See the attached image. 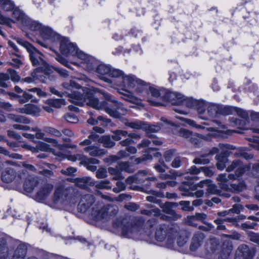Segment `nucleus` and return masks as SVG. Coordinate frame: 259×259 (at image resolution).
<instances>
[{
	"mask_svg": "<svg viewBox=\"0 0 259 259\" xmlns=\"http://www.w3.org/2000/svg\"><path fill=\"white\" fill-rule=\"evenodd\" d=\"M62 86L64 88L71 91V93L65 92L64 94L67 95L71 102L76 105L83 106L87 104L96 109L104 110L111 116L117 118L127 112L122 104L112 100L111 96L106 93L102 94L107 101L101 102L94 97L89 89L80 88L74 81L70 80V83L64 82Z\"/></svg>",
	"mask_w": 259,
	"mask_h": 259,
	"instance_id": "obj_1",
	"label": "nucleus"
},
{
	"mask_svg": "<svg viewBox=\"0 0 259 259\" xmlns=\"http://www.w3.org/2000/svg\"><path fill=\"white\" fill-rule=\"evenodd\" d=\"M52 201L57 206H72L77 202V194L72 187L60 184L55 189Z\"/></svg>",
	"mask_w": 259,
	"mask_h": 259,
	"instance_id": "obj_2",
	"label": "nucleus"
},
{
	"mask_svg": "<svg viewBox=\"0 0 259 259\" xmlns=\"http://www.w3.org/2000/svg\"><path fill=\"white\" fill-rule=\"evenodd\" d=\"M147 89V94L145 92L139 93L142 99H139L134 96L131 92L126 90H122L124 92H119L123 95V98L131 103L137 105H141L142 100H147L151 105L155 106L162 105L160 101H163V95L160 93L156 89L150 87L149 84Z\"/></svg>",
	"mask_w": 259,
	"mask_h": 259,
	"instance_id": "obj_3",
	"label": "nucleus"
},
{
	"mask_svg": "<svg viewBox=\"0 0 259 259\" xmlns=\"http://www.w3.org/2000/svg\"><path fill=\"white\" fill-rule=\"evenodd\" d=\"M15 39L18 44L26 48L29 52L30 58L33 65L44 66V70L47 73L48 72L49 65L44 60L43 55L39 52L34 48L30 43L21 38L17 37Z\"/></svg>",
	"mask_w": 259,
	"mask_h": 259,
	"instance_id": "obj_4",
	"label": "nucleus"
},
{
	"mask_svg": "<svg viewBox=\"0 0 259 259\" xmlns=\"http://www.w3.org/2000/svg\"><path fill=\"white\" fill-rule=\"evenodd\" d=\"M118 87L134 89L135 92L139 94L145 92L147 94L148 88V85L144 81L137 78L133 75H125V74L120 82V85Z\"/></svg>",
	"mask_w": 259,
	"mask_h": 259,
	"instance_id": "obj_5",
	"label": "nucleus"
},
{
	"mask_svg": "<svg viewBox=\"0 0 259 259\" xmlns=\"http://www.w3.org/2000/svg\"><path fill=\"white\" fill-rule=\"evenodd\" d=\"M235 179V176L230 174L228 176L226 174H222L218 176L217 178L219 182L220 187L223 190L233 192H239L242 191L245 188V185L243 182L236 184H230L228 180Z\"/></svg>",
	"mask_w": 259,
	"mask_h": 259,
	"instance_id": "obj_6",
	"label": "nucleus"
},
{
	"mask_svg": "<svg viewBox=\"0 0 259 259\" xmlns=\"http://www.w3.org/2000/svg\"><path fill=\"white\" fill-rule=\"evenodd\" d=\"M118 211V207L114 205L100 206L96 205L93 208L92 215L97 220H107L115 215Z\"/></svg>",
	"mask_w": 259,
	"mask_h": 259,
	"instance_id": "obj_7",
	"label": "nucleus"
},
{
	"mask_svg": "<svg viewBox=\"0 0 259 259\" xmlns=\"http://www.w3.org/2000/svg\"><path fill=\"white\" fill-rule=\"evenodd\" d=\"M176 118L179 119L180 120L184 121L186 123L191 125V126L195 127L198 129H206L207 131L213 132V133L211 134V136H217L220 134L224 132L225 130L226 129V127L225 124H223L221 122L218 120H213L212 122L215 124L214 126L208 128H205L202 125L197 124L195 122L192 120L184 118L180 116H176Z\"/></svg>",
	"mask_w": 259,
	"mask_h": 259,
	"instance_id": "obj_8",
	"label": "nucleus"
},
{
	"mask_svg": "<svg viewBox=\"0 0 259 259\" xmlns=\"http://www.w3.org/2000/svg\"><path fill=\"white\" fill-rule=\"evenodd\" d=\"M177 237V243L179 246L182 247L187 242L189 235L185 231L178 232L174 230L169 233L167 238V246L168 248L172 247L174 244V239Z\"/></svg>",
	"mask_w": 259,
	"mask_h": 259,
	"instance_id": "obj_9",
	"label": "nucleus"
},
{
	"mask_svg": "<svg viewBox=\"0 0 259 259\" xmlns=\"http://www.w3.org/2000/svg\"><path fill=\"white\" fill-rule=\"evenodd\" d=\"M1 179L3 182L6 183L13 182L16 185L22 183V180L19 175H17L16 171L11 168H6L1 174Z\"/></svg>",
	"mask_w": 259,
	"mask_h": 259,
	"instance_id": "obj_10",
	"label": "nucleus"
},
{
	"mask_svg": "<svg viewBox=\"0 0 259 259\" xmlns=\"http://www.w3.org/2000/svg\"><path fill=\"white\" fill-rule=\"evenodd\" d=\"M122 234L127 238H133L135 237L139 231V227L132 222L124 220L121 225Z\"/></svg>",
	"mask_w": 259,
	"mask_h": 259,
	"instance_id": "obj_11",
	"label": "nucleus"
},
{
	"mask_svg": "<svg viewBox=\"0 0 259 259\" xmlns=\"http://www.w3.org/2000/svg\"><path fill=\"white\" fill-rule=\"evenodd\" d=\"M174 206H176L175 203L169 202L160 204V207L162 209L163 211L169 215V216L162 215L161 218L163 220L175 221L181 218V215L177 214L172 209Z\"/></svg>",
	"mask_w": 259,
	"mask_h": 259,
	"instance_id": "obj_12",
	"label": "nucleus"
},
{
	"mask_svg": "<svg viewBox=\"0 0 259 259\" xmlns=\"http://www.w3.org/2000/svg\"><path fill=\"white\" fill-rule=\"evenodd\" d=\"M221 245L218 239L212 238L208 239L204 246L205 253L206 255L213 256L219 253V250Z\"/></svg>",
	"mask_w": 259,
	"mask_h": 259,
	"instance_id": "obj_13",
	"label": "nucleus"
},
{
	"mask_svg": "<svg viewBox=\"0 0 259 259\" xmlns=\"http://www.w3.org/2000/svg\"><path fill=\"white\" fill-rule=\"evenodd\" d=\"M54 186L52 184L46 183L41 185L37 191L34 199L38 202L45 200L52 193Z\"/></svg>",
	"mask_w": 259,
	"mask_h": 259,
	"instance_id": "obj_14",
	"label": "nucleus"
},
{
	"mask_svg": "<svg viewBox=\"0 0 259 259\" xmlns=\"http://www.w3.org/2000/svg\"><path fill=\"white\" fill-rule=\"evenodd\" d=\"M255 250L247 245H240L236 251V259H253L255 255Z\"/></svg>",
	"mask_w": 259,
	"mask_h": 259,
	"instance_id": "obj_15",
	"label": "nucleus"
},
{
	"mask_svg": "<svg viewBox=\"0 0 259 259\" xmlns=\"http://www.w3.org/2000/svg\"><path fill=\"white\" fill-rule=\"evenodd\" d=\"M60 51L65 56H74L77 53V48L74 44L70 42L67 39L63 38L60 43Z\"/></svg>",
	"mask_w": 259,
	"mask_h": 259,
	"instance_id": "obj_16",
	"label": "nucleus"
},
{
	"mask_svg": "<svg viewBox=\"0 0 259 259\" xmlns=\"http://www.w3.org/2000/svg\"><path fill=\"white\" fill-rule=\"evenodd\" d=\"M202 113H198L200 118L203 119H208L210 118L216 117L218 115V106L214 104L206 105L205 103Z\"/></svg>",
	"mask_w": 259,
	"mask_h": 259,
	"instance_id": "obj_17",
	"label": "nucleus"
},
{
	"mask_svg": "<svg viewBox=\"0 0 259 259\" xmlns=\"http://www.w3.org/2000/svg\"><path fill=\"white\" fill-rule=\"evenodd\" d=\"M44 140L48 143L52 144L53 146L57 147L59 150H53L52 153L56 156L59 160L65 157L64 148H67L66 144H59L58 141L53 138H44Z\"/></svg>",
	"mask_w": 259,
	"mask_h": 259,
	"instance_id": "obj_18",
	"label": "nucleus"
},
{
	"mask_svg": "<svg viewBox=\"0 0 259 259\" xmlns=\"http://www.w3.org/2000/svg\"><path fill=\"white\" fill-rule=\"evenodd\" d=\"M184 96L176 92H166L163 95V101L170 103L173 105H181Z\"/></svg>",
	"mask_w": 259,
	"mask_h": 259,
	"instance_id": "obj_19",
	"label": "nucleus"
},
{
	"mask_svg": "<svg viewBox=\"0 0 259 259\" xmlns=\"http://www.w3.org/2000/svg\"><path fill=\"white\" fill-rule=\"evenodd\" d=\"M94 201V198L92 195L88 194L82 196L78 205V210L82 213L86 212Z\"/></svg>",
	"mask_w": 259,
	"mask_h": 259,
	"instance_id": "obj_20",
	"label": "nucleus"
},
{
	"mask_svg": "<svg viewBox=\"0 0 259 259\" xmlns=\"http://www.w3.org/2000/svg\"><path fill=\"white\" fill-rule=\"evenodd\" d=\"M124 75V73L122 70L111 68L109 74V76L111 77V79H109V81H107V83L111 84L112 87H118L120 85V82Z\"/></svg>",
	"mask_w": 259,
	"mask_h": 259,
	"instance_id": "obj_21",
	"label": "nucleus"
},
{
	"mask_svg": "<svg viewBox=\"0 0 259 259\" xmlns=\"http://www.w3.org/2000/svg\"><path fill=\"white\" fill-rule=\"evenodd\" d=\"M181 105H185L189 108H195L198 113H202L203 110L201 108H204L205 103L203 101H197L190 98H185L184 97Z\"/></svg>",
	"mask_w": 259,
	"mask_h": 259,
	"instance_id": "obj_22",
	"label": "nucleus"
},
{
	"mask_svg": "<svg viewBox=\"0 0 259 259\" xmlns=\"http://www.w3.org/2000/svg\"><path fill=\"white\" fill-rule=\"evenodd\" d=\"M233 249V246L229 241H225L221 245L219 253L215 257L218 259H228Z\"/></svg>",
	"mask_w": 259,
	"mask_h": 259,
	"instance_id": "obj_23",
	"label": "nucleus"
},
{
	"mask_svg": "<svg viewBox=\"0 0 259 259\" xmlns=\"http://www.w3.org/2000/svg\"><path fill=\"white\" fill-rule=\"evenodd\" d=\"M75 56H77L78 58L82 60L87 64V68L89 71H90L93 70L96 65V61L94 58L89 56L82 51H78V49L77 53Z\"/></svg>",
	"mask_w": 259,
	"mask_h": 259,
	"instance_id": "obj_24",
	"label": "nucleus"
},
{
	"mask_svg": "<svg viewBox=\"0 0 259 259\" xmlns=\"http://www.w3.org/2000/svg\"><path fill=\"white\" fill-rule=\"evenodd\" d=\"M204 235L200 232L196 233L193 236L190 249L192 251H196L202 245L204 239Z\"/></svg>",
	"mask_w": 259,
	"mask_h": 259,
	"instance_id": "obj_25",
	"label": "nucleus"
},
{
	"mask_svg": "<svg viewBox=\"0 0 259 259\" xmlns=\"http://www.w3.org/2000/svg\"><path fill=\"white\" fill-rule=\"evenodd\" d=\"M111 69V68L109 66L105 64H100L97 67L96 72L100 79L107 82V81H109V78L106 75H109Z\"/></svg>",
	"mask_w": 259,
	"mask_h": 259,
	"instance_id": "obj_26",
	"label": "nucleus"
},
{
	"mask_svg": "<svg viewBox=\"0 0 259 259\" xmlns=\"http://www.w3.org/2000/svg\"><path fill=\"white\" fill-rule=\"evenodd\" d=\"M246 168L247 167L240 160H237L234 161L231 165L228 166L226 170L227 171H231L236 169V176L239 177L244 172Z\"/></svg>",
	"mask_w": 259,
	"mask_h": 259,
	"instance_id": "obj_27",
	"label": "nucleus"
},
{
	"mask_svg": "<svg viewBox=\"0 0 259 259\" xmlns=\"http://www.w3.org/2000/svg\"><path fill=\"white\" fill-rule=\"evenodd\" d=\"M43 68H44V66H40L39 68H36L34 71L32 73L31 75L35 80H38L40 82H45L47 79V76L51 71V67L49 66V70L47 73L44 70Z\"/></svg>",
	"mask_w": 259,
	"mask_h": 259,
	"instance_id": "obj_28",
	"label": "nucleus"
},
{
	"mask_svg": "<svg viewBox=\"0 0 259 259\" xmlns=\"http://www.w3.org/2000/svg\"><path fill=\"white\" fill-rule=\"evenodd\" d=\"M83 150L90 156L93 157H98L104 155L107 152L106 150L100 149L98 146L95 145L87 146L83 149Z\"/></svg>",
	"mask_w": 259,
	"mask_h": 259,
	"instance_id": "obj_29",
	"label": "nucleus"
},
{
	"mask_svg": "<svg viewBox=\"0 0 259 259\" xmlns=\"http://www.w3.org/2000/svg\"><path fill=\"white\" fill-rule=\"evenodd\" d=\"M173 231L174 230H169L167 231L165 226L160 227L155 232V238L157 241L160 242L165 241V244L167 245V236L169 232Z\"/></svg>",
	"mask_w": 259,
	"mask_h": 259,
	"instance_id": "obj_30",
	"label": "nucleus"
},
{
	"mask_svg": "<svg viewBox=\"0 0 259 259\" xmlns=\"http://www.w3.org/2000/svg\"><path fill=\"white\" fill-rule=\"evenodd\" d=\"M26 245L22 243L18 246L14 252L12 259H24L27 254Z\"/></svg>",
	"mask_w": 259,
	"mask_h": 259,
	"instance_id": "obj_31",
	"label": "nucleus"
},
{
	"mask_svg": "<svg viewBox=\"0 0 259 259\" xmlns=\"http://www.w3.org/2000/svg\"><path fill=\"white\" fill-rule=\"evenodd\" d=\"M147 174L146 170H141L139 171L135 175L131 176L128 177L126 180V183L128 184H131L133 183H141L144 182V180L140 178L141 176H146Z\"/></svg>",
	"mask_w": 259,
	"mask_h": 259,
	"instance_id": "obj_32",
	"label": "nucleus"
},
{
	"mask_svg": "<svg viewBox=\"0 0 259 259\" xmlns=\"http://www.w3.org/2000/svg\"><path fill=\"white\" fill-rule=\"evenodd\" d=\"M179 134L180 136L186 139H190V141L192 144L199 146L198 141L195 138L196 135L193 134L190 131L184 128H181L180 130Z\"/></svg>",
	"mask_w": 259,
	"mask_h": 259,
	"instance_id": "obj_33",
	"label": "nucleus"
},
{
	"mask_svg": "<svg viewBox=\"0 0 259 259\" xmlns=\"http://www.w3.org/2000/svg\"><path fill=\"white\" fill-rule=\"evenodd\" d=\"M8 118L13 121L22 124H29L31 120L28 117L24 116L17 115L15 114H10L8 116Z\"/></svg>",
	"mask_w": 259,
	"mask_h": 259,
	"instance_id": "obj_34",
	"label": "nucleus"
},
{
	"mask_svg": "<svg viewBox=\"0 0 259 259\" xmlns=\"http://www.w3.org/2000/svg\"><path fill=\"white\" fill-rule=\"evenodd\" d=\"M38 182L34 179H29L25 181L24 184V188L26 192L31 193L38 185Z\"/></svg>",
	"mask_w": 259,
	"mask_h": 259,
	"instance_id": "obj_35",
	"label": "nucleus"
},
{
	"mask_svg": "<svg viewBox=\"0 0 259 259\" xmlns=\"http://www.w3.org/2000/svg\"><path fill=\"white\" fill-rule=\"evenodd\" d=\"M117 167L121 171L132 173L135 171V168L134 165L128 162H120L118 163Z\"/></svg>",
	"mask_w": 259,
	"mask_h": 259,
	"instance_id": "obj_36",
	"label": "nucleus"
},
{
	"mask_svg": "<svg viewBox=\"0 0 259 259\" xmlns=\"http://www.w3.org/2000/svg\"><path fill=\"white\" fill-rule=\"evenodd\" d=\"M124 124L135 130L147 129V125L141 121H127L125 122Z\"/></svg>",
	"mask_w": 259,
	"mask_h": 259,
	"instance_id": "obj_37",
	"label": "nucleus"
},
{
	"mask_svg": "<svg viewBox=\"0 0 259 259\" xmlns=\"http://www.w3.org/2000/svg\"><path fill=\"white\" fill-rule=\"evenodd\" d=\"M9 95L12 97L18 98V101L21 104H24L27 102L33 97V96L27 91L24 92L22 96H17L16 94L12 93H9Z\"/></svg>",
	"mask_w": 259,
	"mask_h": 259,
	"instance_id": "obj_38",
	"label": "nucleus"
},
{
	"mask_svg": "<svg viewBox=\"0 0 259 259\" xmlns=\"http://www.w3.org/2000/svg\"><path fill=\"white\" fill-rule=\"evenodd\" d=\"M99 121L102 122L101 124L103 126H107L111 122L110 120L105 118L103 116H99L97 119L90 117L88 120V123L92 125H95L97 124Z\"/></svg>",
	"mask_w": 259,
	"mask_h": 259,
	"instance_id": "obj_39",
	"label": "nucleus"
},
{
	"mask_svg": "<svg viewBox=\"0 0 259 259\" xmlns=\"http://www.w3.org/2000/svg\"><path fill=\"white\" fill-rule=\"evenodd\" d=\"M98 141L106 148H112L115 145V142L111 140L109 136H102L98 139Z\"/></svg>",
	"mask_w": 259,
	"mask_h": 259,
	"instance_id": "obj_40",
	"label": "nucleus"
},
{
	"mask_svg": "<svg viewBox=\"0 0 259 259\" xmlns=\"http://www.w3.org/2000/svg\"><path fill=\"white\" fill-rule=\"evenodd\" d=\"M24 25L27 26L32 31H39V32L43 27L41 24L36 21H31L29 18L27 19V23Z\"/></svg>",
	"mask_w": 259,
	"mask_h": 259,
	"instance_id": "obj_41",
	"label": "nucleus"
},
{
	"mask_svg": "<svg viewBox=\"0 0 259 259\" xmlns=\"http://www.w3.org/2000/svg\"><path fill=\"white\" fill-rule=\"evenodd\" d=\"M27 110V115L33 116H37L40 112V108L34 104H26Z\"/></svg>",
	"mask_w": 259,
	"mask_h": 259,
	"instance_id": "obj_42",
	"label": "nucleus"
},
{
	"mask_svg": "<svg viewBox=\"0 0 259 259\" xmlns=\"http://www.w3.org/2000/svg\"><path fill=\"white\" fill-rule=\"evenodd\" d=\"M15 5L11 0L0 1V8L4 11H9L14 9Z\"/></svg>",
	"mask_w": 259,
	"mask_h": 259,
	"instance_id": "obj_43",
	"label": "nucleus"
},
{
	"mask_svg": "<svg viewBox=\"0 0 259 259\" xmlns=\"http://www.w3.org/2000/svg\"><path fill=\"white\" fill-rule=\"evenodd\" d=\"M42 165H45L49 167L50 168H52L51 166H54L53 165H50L48 163H39L37 165V166L39 167L40 168H41V170H39L38 171V172L41 175H42L47 177H50L53 175V172L52 170H49V169H42L44 168V166Z\"/></svg>",
	"mask_w": 259,
	"mask_h": 259,
	"instance_id": "obj_44",
	"label": "nucleus"
},
{
	"mask_svg": "<svg viewBox=\"0 0 259 259\" xmlns=\"http://www.w3.org/2000/svg\"><path fill=\"white\" fill-rule=\"evenodd\" d=\"M46 103L51 107L59 108L62 105L65 104V101L63 99H51L47 100Z\"/></svg>",
	"mask_w": 259,
	"mask_h": 259,
	"instance_id": "obj_45",
	"label": "nucleus"
},
{
	"mask_svg": "<svg viewBox=\"0 0 259 259\" xmlns=\"http://www.w3.org/2000/svg\"><path fill=\"white\" fill-rule=\"evenodd\" d=\"M108 172L113 176V179L118 180L123 179V177L122 176L121 171L119 169L117 166L116 168L110 167L108 168Z\"/></svg>",
	"mask_w": 259,
	"mask_h": 259,
	"instance_id": "obj_46",
	"label": "nucleus"
},
{
	"mask_svg": "<svg viewBox=\"0 0 259 259\" xmlns=\"http://www.w3.org/2000/svg\"><path fill=\"white\" fill-rule=\"evenodd\" d=\"M67 158L69 160L71 161H76L77 160L80 161V163L82 164H84V161H85V159L86 156L82 154H76L75 155H68L67 156L65 154L64 158ZM64 159V158H63Z\"/></svg>",
	"mask_w": 259,
	"mask_h": 259,
	"instance_id": "obj_47",
	"label": "nucleus"
},
{
	"mask_svg": "<svg viewBox=\"0 0 259 259\" xmlns=\"http://www.w3.org/2000/svg\"><path fill=\"white\" fill-rule=\"evenodd\" d=\"M216 158L218 160L217 167L220 170H223L226 167V164L228 162V159L225 156L217 155Z\"/></svg>",
	"mask_w": 259,
	"mask_h": 259,
	"instance_id": "obj_48",
	"label": "nucleus"
},
{
	"mask_svg": "<svg viewBox=\"0 0 259 259\" xmlns=\"http://www.w3.org/2000/svg\"><path fill=\"white\" fill-rule=\"evenodd\" d=\"M112 133V138L115 141H119L123 137L125 138L128 135L126 131L123 130H116Z\"/></svg>",
	"mask_w": 259,
	"mask_h": 259,
	"instance_id": "obj_49",
	"label": "nucleus"
},
{
	"mask_svg": "<svg viewBox=\"0 0 259 259\" xmlns=\"http://www.w3.org/2000/svg\"><path fill=\"white\" fill-rule=\"evenodd\" d=\"M208 154H203L196 157L193 161V162L196 164H208L210 160L207 157Z\"/></svg>",
	"mask_w": 259,
	"mask_h": 259,
	"instance_id": "obj_50",
	"label": "nucleus"
},
{
	"mask_svg": "<svg viewBox=\"0 0 259 259\" xmlns=\"http://www.w3.org/2000/svg\"><path fill=\"white\" fill-rule=\"evenodd\" d=\"M36 151L35 153L38 152L39 151H51L52 152V149L50 148V146L46 144L45 142L39 141L37 142V145L35 147Z\"/></svg>",
	"mask_w": 259,
	"mask_h": 259,
	"instance_id": "obj_51",
	"label": "nucleus"
},
{
	"mask_svg": "<svg viewBox=\"0 0 259 259\" xmlns=\"http://www.w3.org/2000/svg\"><path fill=\"white\" fill-rule=\"evenodd\" d=\"M40 33L45 39H48L53 36L54 32L51 28L43 26Z\"/></svg>",
	"mask_w": 259,
	"mask_h": 259,
	"instance_id": "obj_52",
	"label": "nucleus"
},
{
	"mask_svg": "<svg viewBox=\"0 0 259 259\" xmlns=\"http://www.w3.org/2000/svg\"><path fill=\"white\" fill-rule=\"evenodd\" d=\"M189 185L186 184H183L180 187L179 189L183 192L182 195L184 196L193 197V192L190 191Z\"/></svg>",
	"mask_w": 259,
	"mask_h": 259,
	"instance_id": "obj_53",
	"label": "nucleus"
},
{
	"mask_svg": "<svg viewBox=\"0 0 259 259\" xmlns=\"http://www.w3.org/2000/svg\"><path fill=\"white\" fill-rule=\"evenodd\" d=\"M10 75L7 73H0V86L3 88L8 87L9 80H10Z\"/></svg>",
	"mask_w": 259,
	"mask_h": 259,
	"instance_id": "obj_54",
	"label": "nucleus"
},
{
	"mask_svg": "<svg viewBox=\"0 0 259 259\" xmlns=\"http://www.w3.org/2000/svg\"><path fill=\"white\" fill-rule=\"evenodd\" d=\"M44 131L47 134L56 136L61 137L62 133L59 130L51 126H45L44 128Z\"/></svg>",
	"mask_w": 259,
	"mask_h": 259,
	"instance_id": "obj_55",
	"label": "nucleus"
},
{
	"mask_svg": "<svg viewBox=\"0 0 259 259\" xmlns=\"http://www.w3.org/2000/svg\"><path fill=\"white\" fill-rule=\"evenodd\" d=\"M98 138V136L96 134L92 133L89 136V138L88 139H85L84 141L81 142L79 143V145L80 146H91L90 145L92 143V140L93 141L96 140Z\"/></svg>",
	"mask_w": 259,
	"mask_h": 259,
	"instance_id": "obj_56",
	"label": "nucleus"
},
{
	"mask_svg": "<svg viewBox=\"0 0 259 259\" xmlns=\"http://www.w3.org/2000/svg\"><path fill=\"white\" fill-rule=\"evenodd\" d=\"M110 181L108 180L101 181L96 183L95 187L101 189H111V187L109 185Z\"/></svg>",
	"mask_w": 259,
	"mask_h": 259,
	"instance_id": "obj_57",
	"label": "nucleus"
},
{
	"mask_svg": "<svg viewBox=\"0 0 259 259\" xmlns=\"http://www.w3.org/2000/svg\"><path fill=\"white\" fill-rule=\"evenodd\" d=\"M181 175V174H178V172L170 170L169 171V174H161L159 177L162 180H166L169 179H175L177 177L180 176Z\"/></svg>",
	"mask_w": 259,
	"mask_h": 259,
	"instance_id": "obj_58",
	"label": "nucleus"
},
{
	"mask_svg": "<svg viewBox=\"0 0 259 259\" xmlns=\"http://www.w3.org/2000/svg\"><path fill=\"white\" fill-rule=\"evenodd\" d=\"M64 117L67 122L71 123H76L78 121V117L74 113H66Z\"/></svg>",
	"mask_w": 259,
	"mask_h": 259,
	"instance_id": "obj_59",
	"label": "nucleus"
},
{
	"mask_svg": "<svg viewBox=\"0 0 259 259\" xmlns=\"http://www.w3.org/2000/svg\"><path fill=\"white\" fill-rule=\"evenodd\" d=\"M77 186L84 188L87 186L88 180L87 178H76L72 181Z\"/></svg>",
	"mask_w": 259,
	"mask_h": 259,
	"instance_id": "obj_60",
	"label": "nucleus"
},
{
	"mask_svg": "<svg viewBox=\"0 0 259 259\" xmlns=\"http://www.w3.org/2000/svg\"><path fill=\"white\" fill-rule=\"evenodd\" d=\"M179 204L182 206V209L184 211H191L194 210L193 207L190 205V201H181L179 202Z\"/></svg>",
	"mask_w": 259,
	"mask_h": 259,
	"instance_id": "obj_61",
	"label": "nucleus"
},
{
	"mask_svg": "<svg viewBox=\"0 0 259 259\" xmlns=\"http://www.w3.org/2000/svg\"><path fill=\"white\" fill-rule=\"evenodd\" d=\"M207 187V192L208 193L210 194H217L219 193V190L217 189V186L213 184H212L210 180Z\"/></svg>",
	"mask_w": 259,
	"mask_h": 259,
	"instance_id": "obj_62",
	"label": "nucleus"
},
{
	"mask_svg": "<svg viewBox=\"0 0 259 259\" xmlns=\"http://www.w3.org/2000/svg\"><path fill=\"white\" fill-rule=\"evenodd\" d=\"M141 213L147 215H159L160 214V210L158 208H154L151 210H143L141 211Z\"/></svg>",
	"mask_w": 259,
	"mask_h": 259,
	"instance_id": "obj_63",
	"label": "nucleus"
},
{
	"mask_svg": "<svg viewBox=\"0 0 259 259\" xmlns=\"http://www.w3.org/2000/svg\"><path fill=\"white\" fill-rule=\"evenodd\" d=\"M9 255V249L7 246H0V259H6Z\"/></svg>",
	"mask_w": 259,
	"mask_h": 259,
	"instance_id": "obj_64",
	"label": "nucleus"
}]
</instances>
